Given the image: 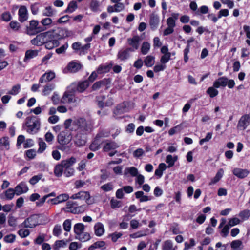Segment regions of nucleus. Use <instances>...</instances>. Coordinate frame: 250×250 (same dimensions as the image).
Here are the masks:
<instances>
[{"label":"nucleus","mask_w":250,"mask_h":250,"mask_svg":"<svg viewBox=\"0 0 250 250\" xmlns=\"http://www.w3.org/2000/svg\"><path fill=\"white\" fill-rule=\"evenodd\" d=\"M45 47L48 49H51L59 45V42L57 40H53L47 42L46 40L44 43Z\"/></svg>","instance_id":"72a5a7b5"},{"label":"nucleus","mask_w":250,"mask_h":250,"mask_svg":"<svg viewBox=\"0 0 250 250\" xmlns=\"http://www.w3.org/2000/svg\"><path fill=\"white\" fill-rule=\"evenodd\" d=\"M145 65L147 67H152L155 62V57L153 56H147L144 59Z\"/></svg>","instance_id":"c85d7f7f"},{"label":"nucleus","mask_w":250,"mask_h":250,"mask_svg":"<svg viewBox=\"0 0 250 250\" xmlns=\"http://www.w3.org/2000/svg\"><path fill=\"white\" fill-rule=\"evenodd\" d=\"M21 89V85L19 84H17L14 85L11 89L8 91V93L10 95H17L20 91Z\"/></svg>","instance_id":"a18cd8bd"},{"label":"nucleus","mask_w":250,"mask_h":250,"mask_svg":"<svg viewBox=\"0 0 250 250\" xmlns=\"http://www.w3.org/2000/svg\"><path fill=\"white\" fill-rule=\"evenodd\" d=\"M101 188L104 192H108L113 189V185L111 183H108L102 186Z\"/></svg>","instance_id":"8fccbe9b"},{"label":"nucleus","mask_w":250,"mask_h":250,"mask_svg":"<svg viewBox=\"0 0 250 250\" xmlns=\"http://www.w3.org/2000/svg\"><path fill=\"white\" fill-rule=\"evenodd\" d=\"M76 161L74 157H71L69 159L63 160V168L64 167H71Z\"/></svg>","instance_id":"37998d69"},{"label":"nucleus","mask_w":250,"mask_h":250,"mask_svg":"<svg viewBox=\"0 0 250 250\" xmlns=\"http://www.w3.org/2000/svg\"><path fill=\"white\" fill-rule=\"evenodd\" d=\"M43 16L50 17L53 15V11L51 6H47L45 7L42 13Z\"/></svg>","instance_id":"13d9d810"},{"label":"nucleus","mask_w":250,"mask_h":250,"mask_svg":"<svg viewBox=\"0 0 250 250\" xmlns=\"http://www.w3.org/2000/svg\"><path fill=\"white\" fill-rule=\"evenodd\" d=\"M71 228V222L69 219H66L63 222V229L67 232L70 231Z\"/></svg>","instance_id":"4d7b16f0"},{"label":"nucleus","mask_w":250,"mask_h":250,"mask_svg":"<svg viewBox=\"0 0 250 250\" xmlns=\"http://www.w3.org/2000/svg\"><path fill=\"white\" fill-rule=\"evenodd\" d=\"M234 175L240 179L246 177L249 174V171L247 169L236 168L233 171Z\"/></svg>","instance_id":"f3484780"},{"label":"nucleus","mask_w":250,"mask_h":250,"mask_svg":"<svg viewBox=\"0 0 250 250\" xmlns=\"http://www.w3.org/2000/svg\"><path fill=\"white\" fill-rule=\"evenodd\" d=\"M159 22V17L157 14L152 13L150 15L149 23L152 30L154 31L157 29Z\"/></svg>","instance_id":"9b49d317"},{"label":"nucleus","mask_w":250,"mask_h":250,"mask_svg":"<svg viewBox=\"0 0 250 250\" xmlns=\"http://www.w3.org/2000/svg\"><path fill=\"white\" fill-rule=\"evenodd\" d=\"M112 67V64L110 63L108 65H100L97 68L96 71L97 73L99 74H101L103 73H106L109 72L110 69Z\"/></svg>","instance_id":"b1692460"},{"label":"nucleus","mask_w":250,"mask_h":250,"mask_svg":"<svg viewBox=\"0 0 250 250\" xmlns=\"http://www.w3.org/2000/svg\"><path fill=\"white\" fill-rule=\"evenodd\" d=\"M70 86L76 92L82 93L89 86V84L87 81L84 80L79 82L77 84L72 83Z\"/></svg>","instance_id":"1a4fd4ad"},{"label":"nucleus","mask_w":250,"mask_h":250,"mask_svg":"<svg viewBox=\"0 0 250 250\" xmlns=\"http://www.w3.org/2000/svg\"><path fill=\"white\" fill-rule=\"evenodd\" d=\"M240 222L239 219L236 217H233L229 220L228 225L230 227H233L239 224Z\"/></svg>","instance_id":"6e6d98bb"},{"label":"nucleus","mask_w":250,"mask_h":250,"mask_svg":"<svg viewBox=\"0 0 250 250\" xmlns=\"http://www.w3.org/2000/svg\"><path fill=\"white\" fill-rule=\"evenodd\" d=\"M78 7L77 2L73 0L69 2L67 8L64 11L65 13H72L75 11Z\"/></svg>","instance_id":"473e14b6"},{"label":"nucleus","mask_w":250,"mask_h":250,"mask_svg":"<svg viewBox=\"0 0 250 250\" xmlns=\"http://www.w3.org/2000/svg\"><path fill=\"white\" fill-rule=\"evenodd\" d=\"M74 123L77 125V128L75 129V130L79 129L82 131H87L88 130L87 124L84 118H79Z\"/></svg>","instance_id":"9d476101"},{"label":"nucleus","mask_w":250,"mask_h":250,"mask_svg":"<svg viewBox=\"0 0 250 250\" xmlns=\"http://www.w3.org/2000/svg\"><path fill=\"white\" fill-rule=\"evenodd\" d=\"M0 145L4 146L7 150H8L9 149V138L7 137L1 138L0 139Z\"/></svg>","instance_id":"c03bdc74"},{"label":"nucleus","mask_w":250,"mask_h":250,"mask_svg":"<svg viewBox=\"0 0 250 250\" xmlns=\"http://www.w3.org/2000/svg\"><path fill=\"white\" fill-rule=\"evenodd\" d=\"M71 198L73 199H80L86 202L90 199V194L88 192L80 191L77 193L72 195Z\"/></svg>","instance_id":"4468645a"},{"label":"nucleus","mask_w":250,"mask_h":250,"mask_svg":"<svg viewBox=\"0 0 250 250\" xmlns=\"http://www.w3.org/2000/svg\"><path fill=\"white\" fill-rule=\"evenodd\" d=\"M54 174L57 177H60L62 174V162L56 166L54 168Z\"/></svg>","instance_id":"ea45409f"},{"label":"nucleus","mask_w":250,"mask_h":250,"mask_svg":"<svg viewBox=\"0 0 250 250\" xmlns=\"http://www.w3.org/2000/svg\"><path fill=\"white\" fill-rule=\"evenodd\" d=\"M39 148L38 150V152L39 153H42L43 152L46 148V145L44 142L41 139H39Z\"/></svg>","instance_id":"680f3d73"},{"label":"nucleus","mask_w":250,"mask_h":250,"mask_svg":"<svg viewBox=\"0 0 250 250\" xmlns=\"http://www.w3.org/2000/svg\"><path fill=\"white\" fill-rule=\"evenodd\" d=\"M14 189L16 192V195H19L27 192L28 188L25 183L21 182Z\"/></svg>","instance_id":"a211bd4d"},{"label":"nucleus","mask_w":250,"mask_h":250,"mask_svg":"<svg viewBox=\"0 0 250 250\" xmlns=\"http://www.w3.org/2000/svg\"><path fill=\"white\" fill-rule=\"evenodd\" d=\"M76 205H78L77 202H72L68 201L66 202V207L63 208V211L67 212H71L73 211V208H75Z\"/></svg>","instance_id":"c756f323"},{"label":"nucleus","mask_w":250,"mask_h":250,"mask_svg":"<svg viewBox=\"0 0 250 250\" xmlns=\"http://www.w3.org/2000/svg\"><path fill=\"white\" fill-rule=\"evenodd\" d=\"M76 91L70 85L68 87L67 90L63 93V103L67 102L68 103H75L76 100L75 94Z\"/></svg>","instance_id":"39448f33"},{"label":"nucleus","mask_w":250,"mask_h":250,"mask_svg":"<svg viewBox=\"0 0 250 250\" xmlns=\"http://www.w3.org/2000/svg\"><path fill=\"white\" fill-rule=\"evenodd\" d=\"M177 160V156H175L173 157L171 155H168L166 157V162L168 164V167H172L175 163V162Z\"/></svg>","instance_id":"f704fd0d"},{"label":"nucleus","mask_w":250,"mask_h":250,"mask_svg":"<svg viewBox=\"0 0 250 250\" xmlns=\"http://www.w3.org/2000/svg\"><path fill=\"white\" fill-rule=\"evenodd\" d=\"M99 4L97 0H92L90 4V9L93 12H97L98 10Z\"/></svg>","instance_id":"09e8293b"},{"label":"nucleus","mask_w":250,"mask_h":250,"mask_svg":"<svg viewBox=\"0 0 250 250\" xmlns=\"http://www.w3.org/2000/svg\"><path fill=\"white\" fill-rule=\"evenodd\" d=\"M150 44L148 42H145L143 43L141 48V52L143 55L146 54L150 49Z\"/></svg>","instance_id":"a19ab883"},{"label":"nucleus","mask_w":250,"mask_h":250,"mask_svg":"<svg viewBox=\"0 0 250 250\" xmlns=\"http://www.w3.org/2000/svg\"><path fill=\"white\" fill-rule=\"evenodd\" d=\"M40 119L34 116L27 117L23 124L22 128L29 134H34L40 130Z\"/></svg>","instance_id":"f257e3e1"},{"label":"nucleus","mask_w":250,"mask_h":250,"mask_svg":"<svg viewBox=\"0 0 250 250\" xmlns=\"http://www.w3.org/2000/svg\"><path fill=\"white\" fill-rule=\"evenodd\" d=\"M239 216L243 220H247L250 216V210L245 209L241 211L239 213Z\"/></svg>","instance_id":"79ce46f5"},{"label":"nucleus","mask_w":250,"mask_h":250,"mask_svg":"<svg viewBox=\"0 0 250 250\" xmlns=\"http://www.w3.org/2000/svg\"><path fill=\"white\" fill-rule=\"evenodd\" d=\"M19 20L21 22H23L27 20V10L25 6H21L18 11Z\"/></svg>","instance_id":"dca6fc26"},{"label":"nucleus","mask_w":250,"mask_h":250,"mask_svg":"<svg viewBox=\"0 0 250 250\" xmlns=\"http://www.w3.org/2000/svg\"><path fill=\"white\" fill-rule=\"evenodd\" d=\"M16 238V235L13 234H10L6 235L4 237V241L6 243H13L14 242Z\"/></svg>","instance_id":"603ef678"},{"label":"nucleus","mask_w":250,"mask_h":250,"mask_svg":"<svg viewBox=\"0 0 250 250\" xmlns=\"http://www.w3.org/2000/svg\"><path fill=\"white\" fill-rule=\"evenodd\" d=\"M42 174L34 176L30 179L29 183L31 185H34L42 178Z\"/></svg>","instance_id":"052dcab7"},{"label":"nucleus","mask_w":250,"mask_h":250,"mask_svg":"<svg viewBox=\"0 0 250 250\" xmlns=\"http://www.w3.org/2000/svg\"><path fill=\"white\" fill-rule=\"evenodd\" d=\"M224 174V170L223 168H220L217 172L215 176L211 180V181L209 183V185H211L217 183L220 180Z\"/></svg>","instance_id":"a878e982"},{"label":"nucleus","mask_w":250,"mask_h":250,"mask_svg":"<svg viewBox=\"0 0 250 250\" xmlns=\"http://www.w3.org/2000/svg\"><path fill=\"white\" fill-rule=\"evenodd\" d=\"M104 137V136L103 132H99L97 133L94 140L89 146L90 150L93 151H96L99 150L100 148L99 139Z\"/></svg>","instance_id":"6e6552de"},{"label":"nucleus","mask_w":250,"mask_h":250,"mask_svg":"<svg viewBox=\"0 0 250 250\" xmlns=\"http://www.w3.org/2000/svg\"><path fill=\"white\" fill-rule=\"evenodd\" d=\"M64 170H63V174L66 177H70L74 174V169L71 167H64Z\"/></svg>","instance_id":"de8ad7c7"},{"label":"nucleus","mask_w":250,"mask_h":250,"mask_svg":"<svg viewBox=\"0 0 250 250\" xmlns=\"http://www.w3.org/2000/svg\"><path fill=\"white\" fill-rule=\"evenodd\" d=\"M167 168L166 165L164 163H160L158 168L155 171V175L158 176V178H161L163 174V171Z\"/></svg>","instance_id":"bb28decb"},{"label":"nucleus","mask_w":250,"mask_h":250,"mask_svg":"<svg viewBox=\"0 0 250 250\" xmlns=\"http://www.w3.org/2000/svg\"><path fill=\"white\" fill-rule=\"evenodd\" d=\"M219 82L220 83V82L224 81L226 82V86L228 85V87L230 88H233L235 84V81L233 79H229V80L228 78H227L225 76H223L219 77L217 79Z\"/></svg>","instance_id":"5701e85b"},{"label":"nucleus","mask_w":250,"mask_h":250,"mask_svg":"<svg viewBox=\"0 0 250 250\" xmlns=\"http://www.w3.org/2000/svg\"><path fill=\"white\" fill-rule=\"evenodd\" d=\"M76 239H79L81 242H84L89 240L91 239V236L89 233L83 232L76 236Z\"/></svg>","instance_id":"7c9ffc66"},{"label":"nucleus","mask_w":250,"mask_h":250,"mask_svg":"<svg viewBox=\"0 0 250 250\" xmlns=\"http://www.w3.org/2000/svg\"><path fill=\"white\" fill-rule=\"evenodd\" d=\"M128 172L133 177L137 176L138 174V169L137 168L132 167L127 169Z\"/></svg>","instance_id":"69168bd1"},{"label":"nucleus","mask_w":250,"mask_h":250,"mask_svg":"<svg viewBox=\"0 0 250 250\" xmlns=\"http://www.w3.org/2000/svg\"><path fill=\"white\" fill-rule=\"evenodd\" d=\"M82 65L80 63L71 62L67 65L66 69H63V73H66V71L76 73L79 71L82 68Z\"/></svg>","instance_id":"f8f14e48"},{"label":"nucleus","mask_w":250,"mask_h":250,"mask_svg":"<svg viewBox=\"0 0 250 250\" xmlns=\"http://www.w3.org/2000/svg\"><path fill=\"white\" fill-rule=\"evenodd\" d=\"M94 229L95 234L97 236H102L104 232V225L100 222H98L95 225Z\"/></svg>","instance_id":"aec40b11"},{"label":"nucleus","mask_w":250,"mask_h":250,"mask_svg":"<svg viewBox=\"0 0 250 250\" xmlns=\"http://www.w3.org/2000/svg\"><path fill=\"white\" fill-rule=\"evenodd\" d=\"M39 24L38 21H30L29 25L26 27V33L29 35H33L46 30L45 27L39 26Z\"/></svg>","instance_id":"f03ea898"},{"label":"nucleus","mask_w":250,"mask_h":250,"mask_svg":"<svg viewBox=\"0 0 250 250\" xmlns=\"http://www.w3.org/2000/svg\"><path fill=\"white\" fill-rule=\"evenodd\" d=\"M48 32L42 33L38 34L36 37L31 41V43L34 45L41 46L46 41Z\"/></svg>","instance_id":"0eeeda50"},{"label":"nucleus","mask_w":250,"mask_h":250,"mask_svg":"<svg viewBox=\"0 0 250 250\" xmlns=\"http://www.w3.org/2000/svg\"><path fill=\"white\" fill-rule=\"evenodd\" d=\"M86 142V137L84 135L77 134L75 137V143L77 146H82L85 145Z\"/></svg>","instance_id":"412c9836"},{"label":"nucleus","mask_w":250,"mask_h":250,"mask_svg":"<svg viewBox=\"0 0 250 250\" xmlns=\"http://www.w3.org/2000/svg\"><path fill=\"white\" fill-rule=\"evenodd\" d=\"M250 124V116L249 114L242 115L238 121L237 128L239 130H245Z\"/></svg>","instance_id":"423d86ee"},{"label":"nucleus","mask_w":250,"mask_h":250,"mask_svg":"<svg viewBox=\"0 0 250 250\" xmlns=\"http://www.w3.org/2000/svg\"><path fill=\"white\" fill-rule=\"evenodd\" d=\"M54 86L53 84H46L44 88L42 91L43 94L44 95H47L49 94L50 92L53 89Z\"/></svg>","instance_id":"3c124183"},{"label":"nucleus","mask_w":250,"mask_h":250,"mask_svg":"<svg viewBox=\"0 0 250 250\" xmlns=\"http://www.w3.org/2000/svg\"><path fill=\"white\" fill-rule=\"evenodd\" d=\"M194 40L195 39L193 37H191L187 40V44L186 46V48L184 49L183 51L184 61L185 63H187L188 61V54L189 53L190 50V43L193 42L194 41Z\"/></svg>","instance_id":"6ab92c4d"},{"label":"nucleus","mask_w":250,"mask_h":250,"mask_svg":"<svg viewBox=\"0 0 250 250\" xmlns=\"http://www.w3.org/2000/svg\"><path fill=\"white\" fill-rule=\"evenodd\" d=\"M140 40V38L138 35L134 36L132 38L127 39V43L131 46V48L133 49V51L138 49Z\"/></svg>","instance_id":"2eb2a0df"},{"label":"nucleus","mask_w":250,"mask_h":250,"mask_svg":"<svg viewBox=\"0 0 250 250\" xmlns=\"http://www.w3.org/2000/svg\"><path fill=\"white\" fill-rule=\"evenodd\" d=\"M105 98V96L104 95L96 97L97 106L101 109L103 108L105 106V103L104 102Z\"/></svg>","instance_id":"58836bf2"},{"label":"nucleus","mask_w":250,"mask_h":250,"mask_svg":"<svg viewBox=\"0 0 250 250\" xmlns=\"http://www.w3.org/2000/svg\"><path fill=\"white\" fill-rule=\"evenodd\" d=\"M119 147L118 144L114 141H108L103 147V150L104 152H108L110 150L115 149Z\"/></svg>","instance_id":"4be33fe9"},{"label":"nucleus","mask_w":250,"mask_h":250,"mask_svg":"<svg viewBox=\"0 0 250 250\" xmlns=\"http://www.w3.org/2000/svg\"><path fill=\"white\" fill-rule=\"evenodd\" d=\"M84 230V225L81 223L76 224L74 226V232L77 236L80 233L83 232Z\"/></svg>","instance_id":"cd10ccee"},{"label":"nucleus","mask_w":250,"mask_h":250,"mask_svg":"<svg viewBox=\"0 0 250 250\" xmlns=\"http://www.w3.org/2000/svg\"><path fill=\"white\" fill-rule=\"evenodd\" d=\"M86 208V206L85 204L82 205L81 206L76 205L75 208H73L72 213L75 214L83 213L85 211Z\"/></svg>","instance_id":"e433bc0d"},{"label":"nucleus","mask_w":250,"mask_h":250,"mask_svg":"<svg viewBox=\"0 0 250 250\" xmlns=\"http://www.w3.org/2000/svg\"><path fill=\"white\" fill-rule=\"evenodd\" d=\"M171 54L163 55L160 59V62L162 64L165 65L170 59Z\"/></svg>","instance_id":"864d4df0"},{"label":"nucleus","mask_w":250,"mask_h":250,"mask_svg":"<svg viewBox=\"0 0 250 250\" xmlns=\"http://www.w3.org/2000/svg\"><path fill=\"white\" fill-rule=\"evenodd\" d=\"M16 194L15 190L13 188H9L5 192V195L7 199H12Z\"/></svg>","instance_id":"49530a36"},{"label":"nucleus","mask_w":250,"mask_h":250,"mask_svg":"<svg viewBox=\"0 0 250 250\" xmlns=\"http://www.w3.org/2000/svg\"><path fill=\"white\" fill-rule=\"evenodd\" d=\"M81 247V244H79L76 242H73L70 244L69 249L70 250H77L78 249L80 248Z\"/></svg>","instance_id":"0e129e2a"},{"label":"nucleus","mask_w":250,"mask_h":250,"mask_svg":"<svg viewBox=\"0 0 250 250\" xmlns=\"http://www.w3.org/2000/svg\"><path fill=\"white\" fill-rule=\"evenodd\" d=\"M109 236L111 238V240L113 242H116L119 238L121 237L122 233L116 232L109 234Z\"/></svg>","instance_id":"5fc2aeb1"},{"label":"nucleus","mask_w":250,"mask_h":250,"mask_svg":"<svg viewBox=\"0 0 250 250\" xmlns=\"http://www.w3.org/2000/svg\"><path fill=\"white\" fill-rule=\"evenodd\" d=\"M55 76L54 73L52 72L45 73L40 79L39 82L41 83L49 82L54 78Z\"/></svg>","instance_id":"393cba45"},{"label":"nucleus","mask_w":250,"mask_h":250,"mask_svg":"<svg viewBox=\"0 0 250 250\" xmlns=\"http://www.w3.org/2000/svg\"><path fill=\"white\" fill-rule=\"evenodd\" d=\"M166 66L164 64L156 65L153 67V70L155 73L159 72L161 71H163L166 69Z\"/></svg>","instance_id":"338daca9"},{"label":"nucleus","mask_w":250,"mask_h":250,"mask_svg":"<svg viewBox=\"0 0 250 250\" xmlns=\"http://www.w3.org/2000/svg\"><path fill=\"white\" fill-rule=\"evenodd\" d=\"M143 65V61L141 58L138 59L134 63L133 66L136 68L139 69L141 68Z\"/></svg>","instance_id":"774afa93"},{"label":"nucleus","mask_w":250,"mask_h":250,"mask_svg":"<svg viewBox=\"0 0 250 250\" xmlns=\"http://www.w3.org/2000/svg\"><path fill=\"white\" fill-rule=\"evenodd\" d=\"M162 250H175L173 248L172 242L170 240H167L164 241L162 245Z\"/></svg>","instance_id":"c9c22d12"},{"label":"nucleus","mask_w":250,"mask_h":250,"mask_svg":"<svg viewBox=\"0 0 250 250\" xmlns=\"http://www.w3.org/2000/svg\"><path fill=\"white\" fill-rule=\"evenodd\" d=\"M18 233L21 237L25 238L29 235L30 231L28 229H21L18 231Z\"/></svg>","instance_id":"bf43d9fd"},{"label":"nucleus","mask_w":250,"mask_h":250,"mask_svg":"<svg viewBox=\"0 0 250 250\" xmlns=\"http://www.w3.org/2000/svg\"><path fill=\"white\" fill-rule=\"evenodd\" d=\"M226 84V82L224 81H221L220 83L217 79L213 82V86L209 87L207 89L206 93L210 98H213L217 96L219 93L217 88H219L221 86L225 87Z\"/></svg>","instance_id":"20e7f679"},{"label":"nucleus","mask_w":250,"mask_h":250,"mask_svg":"<svg viewBox=\"0 0 250 250\" xmlns=\"http://www.w3.org/2000/svg\"><path fill=\"white\" fill-rule=\"evenodd\" d=\"M39 218L40 215L39 214L32 215L26 218L25 221L20 225V227L26 228H33L40 224Z\"/></svg>","instance_id":"7ed1b4c3"},{"label":"nucleus","mask_w":250,"mask_h":250,"mask_svg":"<svg viewBox=\"0 0 250 250\" xmlns=\"http://www.w3.org/2000/svg\"><path fill=\"white\" fill-rule=\"evenodd\" d=\"M99 82L100 85H101V87H104V89L106 90L109 88L111 80L109 78H104L99 81Z\"/></svg>","instance_id":"4c0bfd02"},{"label":"nucleus","mask_w":250,"mask_h":250,"mask_svg":"<svg viewBox=\"0 0 250 250\" xmlns=\"http://www.w3.org/2000/svg\"><path fill=\"white\" fill-rule=\"evenodd\" d=\"M97 74V71H93L88 79L85 80L87 81L90 84V83H93L96 79L98 76Z\"/></svg>","instance_id":"e2e57ef3"},{"label":"nucleus","mask_w":250,"mask_h":250,"mask_svg":"<svg viewBox=\"0 0 250 250\" xmlns=\"http://www.w3.org/2000/svg\"><path fill=\"white\" fill-rule=\"evenodd\" d=\"M37 50H28L26 51L24 61L26 62L28 59H32L38 55Z\"/></svg>","instance_id":"2f4dec72"},{"label":"nucleus","mask_w":250,"mask_h":250,"mask_svg":"<svg viewBox=\"0 0 250 250\" xmlns=\"http://www.w3.org/2000/svg\"><path fill=\"white\" fill-rule=\"evenodd\" d=\"M132 48H126L124 50L119 51L117 54V58L122 61L127 60L129 57V52H133Z\"/></svg>","instance_id":"ddd939ff"}]
</instances>
